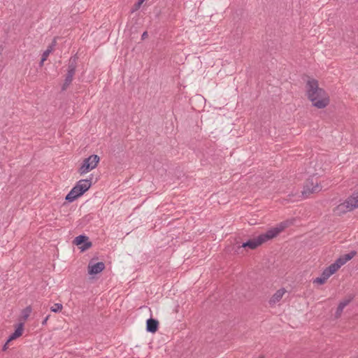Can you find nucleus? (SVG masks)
<instances>
[{"label":"nucleus","mask_w":358,"mask_h":358,"mask_svg":"<svg viewBox=\"0 0 358 358\" xmlns=\"http://www.w3.org/2000/svg\"><path fill=\"white\" fill-rule=\"evenodd\" d=\"M335 264H337L338 267L340 268L343 265L345 264V262L343 260V258L342 256H341L339 258L336 259V261L334 262Z\"/></svg>","instance_id":"nucleus-21"},{"label":"nucleus","mask_w":358,"mask_h":358,"mask_svg":"<svg viewBox=\"0 0 358 358\" xmlns=\"http://www.w3.org/2000/svg\"><path fill=\"white\" fill-rule=\"evenodd\" d=\"M356 251L352 250L348 254L342 255V257L343 258L344 262L347 263L348 261L352 259L356 255Z\"/></svg>","instance_id":"nucleus-18"},{"label":"nucleus","mask_w":358,"mask_h":358,"mask_svg":"<svg viewBox=\"0 0 358 358\" xmlns=\"http://www.w3.org/2000/svg\"><path fill=\"white\" fill-rule=\"evenodd\" d=\"M55 45V41H54L45 50L42 55L43 60H47L49 55L53 51L54 47Z\"/></svg>","instance_id":"nucleus-16"},{"label":"nucleus","mask_w":358,"mask_h":358,"mask_svg":"<svg viewBox=\"0 0 358 358\" xmlns=\"http://www.w3.org/2000/svg\"><path fill=\"white\" fill-rule=\"evenodd\" d=\"M105 268V264L100 262L88 266V273L91 275L98 274Z\"/></svg>","instance_id":"nucleus-8"},{"label":"nucleus","mask_w":358,"mask_h":358,"mask_svg":"<svg viewBox=\"0 0 358 358\" xmlns=\"http://www.w3.org/2000/svg\"><path fill=\"white\" fill-rule=\"evenodd\" d=\"M147 37H148V32L147 31H144L143 33L142 36H141L142 40L145 39Z\"/></svg>","instance_id":"nucleus-23"},{"label":"nucleus","mask_w":358,"mask_h":358,"mask_svg":"<svg viewBox=\"0 0 358 358\" xmlns=\"http://www.w3.org/2000/svg\"><path fill=\"white\" fill-rule=\"evenodd\" d=\"M8 343V342L7 341V343H6L5 344V345L3 346V350H5L6 349V348H7V347H6V345H7V343Z\"/></svg>","instance_id":"nucleus-27"},{"label":"nucleus","mask_w":358,"mask_h":358,"mask_svg":"<svg viewBox=\"0 0 358 358\" xmlns=\"http://www.w3.org/2000/svg\"><path fill=\"white\" fill-rule=\"evenodd\" d=\"M31 313V308L30 306H27L22 311V317L24 320H27Z\"/></svg>","instance_id":"nucleus-20"},{"label":"nucleus","mask_w":358,"mask_h":358,"mask_svg":"<svg viewBox=\"0 0 358 358\" xmlns=\"http://www.w3.org/2000/svg\"><path fill=\"white\" fill-rule=\"evenodd\" d=\"M339 268L338 267L337 264H335L334 263L331 264L330 266H329L327 268H326L324 271L325 272H327L329 275H333L334 273H336Z\"/></svg>","instance_id":"nucleus-17"},{"label":"nucleus","mask_w":358,"mask_h":358,"mask_svg":"<svg viewBox=\"0 0 358 358\" xmlns=\"http://www.w3.org/2000/svg\"><path fill=\"white\" fill-rule=\"evenodd\" d=\"M144 1L145 0H138V2L135 3V10L138 9Z\"/></svg>","instance_id":"nucleus-22"},{"label":"nucleus","mask_w":358,"mask_h":358,"mask_svg":"<svg viewBox=\"0 0 358 358\" xmlns=\"http://www.w3.org/2000/svg\"><path fill=\"white\" fill-rule=\"evenodd\" d=\"M356 208H358V203L352 195L349 197L345 202L339 204L335 208L334 212L338 215H341L351 211Z\"/></svg>","instance_id":"nucleus-5"},{"label":"nucleus","mask_w":358,"mask_h":358,"mask_svg":"<svg viewBox=\"0 0 358 358\" xmlns=\"http://www.w3.org/2000/svg\"><path fill=\"white\" fill-rule=\"evenodd\" d=\"M92 179L80 180L66 196L68 202H73L87 192L92 185Z\"/></svg>","instance_id":"nucleus-3"},{"label":"nucleus","mask_w":358,"mask_h":358,"mask_svg":"<svg viewBox=\"0 0 358 358\" xmlns=\"http://www.w3.org/2000/svg\"><path fill=\"white\" fill-rule=\"evenodd\" d=\"M261 358H263V357H261Z\"/></svg>","instance_id":"nucleus-28"},{"label":"nucleus","mask_w":358,"mask_h":358,"mask_svg":"<svg viewBox=\"0 0 358 358\" xmlns=\"http://www.w3.org/2000/svg\"><path fill=\"white\" fill-rule=\"evenodd\" d=\"M288 225V221L280 222L275 227L268 229L266 233L262 234L257 237L243 243L241 247L244 248H248L250 249L254 250L262 245L263 243H265L277 236L281 231L287 228Z\"/></svg>","instance_id":"nucleus-2"},{"label":"nucleus","mask_w":358,"mask_h":358,"mask_svg":"<svg viewBox=\"0 0 358 358\" xmlns=\"http://www.w3.org/2000/svg\"><path fill=\"white\" fill-rule=\"evenodd\" d=\"M23 331V324H19L17 328L15 329L14 333H13L8 338V342H10L13 340L16 339L17 338L20 337L22 334Z\"/></svg>","instance_id":"nucleus-12"},{"label":"nucleus","mask_w":358,"mask_h":358,"mask_svg":"<svg viewBox=\"0 0 358 358\" xmlns=\"http://www.w3.org/2000/svg\"><path fill=\"white\" fill-rule=\"evenodd\" d=\"M286 292V290L284 288L280 289L271 296L269 300V304L271 306H274L278 302H279L282 298L283 295Z\"/></svg>","instance_id":"nucleus-9"},{"label":"nucleus","mask_w":358,"mask_h":358,"mask_svg":"<svg viewBox=\"0 0 358 358\" xmlns=\"http://www.w3.org/2000/svg\"><path fill=\"white\" fill-rule=\"evenodd\" d=\"M73 242L76 245H80V248L82 251L87 250L92 246V243L88 241V237L85 235L76 237Z\"/></svg>","instance_id":"nucleus-7"},{"label":"nucleus","mask_w":358,"mask_h":358,"mask_svg":"<svg viewBox=\"0 0 358 358\" xmlns=\"http://www.w3.org/2000/svg\"><path fill=\"white\" fill-rule=\"evenodd\" d=\"M50 315L46 316L42 322V324L44 325L47 323L48 320L49 319Z\"/></svg>","instance_id":"nucleus-24"},{"label":"nucleus","mask_w":358,"mask_h":358,"mask_svg":"<svg viewBox=\"0 0 358 358\" xmlns=\"http://www.w3.org/2000/svg\"><path fill=\"white\" fill-rule=\"evenodd\" d=\"M159 322L157 320L150 318L146 322V330L150 333H155L158 329Z\"/></svg>","instance_id":"nucleus-10"},{"label":"nucleus","mask_w":358,"mask_h":358,"mask_svg":"<svg viewBox=\"0 0 358 358\" xmlns=\"http://www.w3.org/2000/svg\"><path fill=\"white\" fill-rule=\"evenodd\" d=\"M62 308L63 306L62 303H55L50 307V310L54 313H59L62 310Z\"/></svg>","instance_id":"nucleus-19"},{"label":"nucleus","mask_w":358,"mask_h":358,"mask_svg":"<svg viewBox=\"0 0 358 358\" xmlns=\"http://www.w3.org/2000/svg\"><path fill=\"white\" fill-rule=\"evenodd\" d=\"M306 88L308 98L315 107L321 109L329 105V95L322 88L319 87L317 80L309 79Z\"/></svg>","instance_id":"nucleus-1"},{"label":"nucleus","mask_w":358,"mask_h":358,"mask_svg":"<svg viewBox=\"0 0 358 358\" xmlns=\"http://www.w3.org/2000/svg\"><path fill=\"white\" fill-rule=\"evenodd\" d=\"M329 277H330V275H329L327 272H325V271H323L321 276L315 278L313 282L319 284V285H323Z\"/></svg>","instance_id":"nucleus-14"},{"label":"nucleus","mask_w":358,"mask_h":358,"mask_svg":"<svg viewBox=\"0 0 358 358\" xmlns=\"http://www.w3.org/2000/svg\"><path fill=\"white\" fill-rule=\"evenodd\" d=\"M45 60H43V57H41V62H40V65L41 66H43V63Z\"/></svg>","instance_id":"nucleus-26"},{"label":"nucleus","mask_w":358,"mask_h":358,"mask_svg":"<svg viewBox=\"0 0 358 358\" xmlns=\"http://www.w3.org/2000/svg\"><path fill=\"white\" fill-rule=\"evenodd\" d=\"M100 158L96 155H92L89 157L85 159L82 163V165L78 169V172L80 175H84L92 169H95L99 163Z\"/></svg>","instance_id":"nucleus-4"},{"label":"nucleus","mask_w":358,"mask_h":358,"mask_svg":"<svg viewBox=\"0 0 358 358\" xmlns=\"http://www.w3.org/2000/svg\"><path fill=\"white\" fill-rule=\"evenodd\" d=\"M74 75H75V72L67 71V73L66 75L64 83L62 87V91L66 90L67 89V87L70 85V84L71 83V82L73 80V78Z\"/></svg>","instance_id":"nucleus-11"},{"label":"nucleus","mask_w":358,"mask_h":358,"mask_svg":"<svg viewBox=\"0 0 358 358\" xmlns=\"http://www.w3.org/2000/svg\"><path fill=\"white\" fill-rule=\"evenodd\" d=\"M350 301V299H347V300H344V301L340 302V303L338 304V306L337 308V310L336 311V316L337 317L341 315L343 309L345 308V306H347L348 305Z\"/></svg>","instance_id":"nucleus-13"},{"label":"nucleus","mask_w":358,"mask_h":358,"mask_svg":"<svg viewBox=\"0 0 358 358\" xmlns=\"http://www.w3.org/2000/svg\"><path fill=\"white\" fill-rule=\"evenodd\" d=\"M321 189L317 178H311L306 180L302 194L305 197H308L312 193L320 192Z\"/></svg>","instance_id":"nucleus-6"},{"label":"nucleus","mask_w":358,"mask_h":358,"mask_svg":"<svg viewBox=\"0 0 358 358\" xmlns=\"http://www.w3.org/2000/svg\"><path fill=\"white\" fill-rule=\"evenodd\" d=\"M77 67V58L76 57H71L69 62L67 71L76 73Z\"/></svg>","instance_id":"nucleus-15"},{"label":"nucleus","mask_w":358,"mask_h":358,"mask_svg":"<svg viewBox=\"0 0 358 358\" xmlns=\"http://www.w3.org/2000/svg\"><path fill=\"white\" fill-rule=\"evenodd\" d=\"M353 196H354L355 200H357V202L358 203V192L354 193Z\"/></svg>","instance_id":"nucleus-25"}]
</instances>
